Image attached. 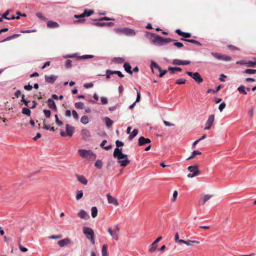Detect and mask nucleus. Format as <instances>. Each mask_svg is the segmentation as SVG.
Here are the masks:
<instances>
[{"mask_svg":"<svg viewBox=\"0 0 256 256\" xmlns=\"http://www.w3.org/2000/svg\"><path fill=\"white\" fill-rule=\"evenodd\" d=\"M153 39L152 42L158 45H163L164 44L175 41L174 40L171 39L170 38H164L162 36H160L157 34H152Z\"/></svg>","mask_w":256,"mask_h":256,"instance_id":"1","label":"nucleus"},{"mask_svg":"<svg viewBox=\"0 0 256 256\" xmlns=\"http://www.w3.org/2000/svg\"><path fill=\"white\" fill-rule=\"evenodd\" d=\"M150 68L154 74L160 78H162L167 72L166 70H162L159 65H150Z\"/></svg>","mask_w":256,"mask_h":256,"instance_id":"2","label":"nucleus"},{"mask_svg":"<svg viewBox=\"0 0 256 256\" xmlns=\"http://www.w3.org/2000/svg\"><path fill=\"white\" fill-rule=\"evenodd\" d=\"M83 232L86 234V238L90 240L92 244H94V230L90 228L84 227L83 228Z\"/></svg>","mask_w":256,"mask_h":256,"instance_id":"3","label":"nucleus"},{"mask_svg":"<svg viewBox=\"0 0 256 256\" xmlns=\"http://www.w3.org/2000/svg\"><path fill=\"white\" fill-rule=\"evenodd\" d=\"M186 73L188 76L192 78L198 84H200L204 81L203 78H202L200 74L198 72H191L187 71Z\"/></svg>","mask_w":256,"mask_h":256,"instance_id":"4","label":"nucleus"},{"mask_svg":"<svg viewBox=\"0 0 256 256\" xmlns=\"http://www.w3.org/2000/svg\"><path fill=\"white\" fill-rule=\"evenodd\" d=\"M198 165H195V166H190L188 167V170L191 172H192V174H188V177L190 178H192L196 176H198L200 174V171L198 169Z\"/></svg>","mask_w":256,"mask_h":256,"instance_id":"5","label":"nucleus"},{"mask_svg":"<svg viewBox=\"0 0 256 256\" xmlns=\"http://www.w3.org/2000/svg\"><path fill=\"white\" fill-rule=\"evenodd\" d=\"M114 30L117 33H122L128 36H134L136 34L134 30L128 28H116Z\"/></svg>","mask_w":256,"mask_h":256,"instance_id":"6","label":"nucleus"},{"mask_svg":"<svg viewBox=\"0 0 256 256\" xmlns=\"http://www.w3.org/2000/svg\"><path fill=\"white\" fill-rule=\"evenodd\" d=\"M113 156L114 158H116L118 160L126 158L128 155L124 154L122 152V148H116L114 152Z\"/></svg>","mask_w":256,"mask_h":256,"instance_id":"7","label":"nucleus"},{"mask_svg":"<svg viewBox=\"0 0 256 256\" xmlns=\"http://www.w3.org/2000/svg\"><path fill=\"white\" fill-rule=\"evenodd\" d=\"M108 232L110 234V236L116 240H118V234L120 232V228L118 225L115 226L114 229L112 230L111 228H109L108 230Z\"/></svg>","mask_w":256,"mask_h":256,"instance_id":"8","label":"nucleus"},{"mask_svg":"<svg viewBox=\"0 0 256 256\" xmlns=\"http://www.w3.org/2000/svg\"><path fill=\"white\" fill-rule=\"evenodd\" d=\"M78 153L80 156L84 158H90L92 157H96V155L90 150H79Z\"/></svg>","mask_w":256,"mask_h":256,"instance_id":"9","label":"nucleus"},{"mask_svg":"<svg viewBox=\"0 0 256 256\" xmlns=\"http://www.w3.org/2000/svg\"><path fill=\"white\" fill-rule=\"evenodd\" d=\"M214 117L215 116L214 114H211L208 116L205 124V127L204 128L205 130H209L211 128L212 126L214 125Z\"/></svg>","mask_w":256,"mask_h":256,"instance_id":"10","label":"nucleus"},{"mask_svg":"<svg viewBox=\"0 0 256 256\" xmlns=\"http://www.w3.org/2000/svg\"><path fill=\"white\" fill-rule=\"evenodd\" d=\"M212 54L214 56V58L218 60L226 61H228L231 60V58L230 56L224 54H221L216 52H212Z\"/></svg>","mask_w":256,"mask_h":256,"instance_id":"11","label":"nucleus"},{"mask_svg":"<svg viewBox=\"0 0 256 256\" xmlns=\"http://www.w3.org/2000/svg\"><path fill=\"white\" fill-rule=\"evenodd\" d=\"M81 134L84 140H89L91 137L90 132L87 129H82L81 130Z\"/></svg>","mask_w":256,"mask_h":256,"instance_id":"12","label":"nucleus"},{"mask_svg":"<svg viewBox=\"0 0 256 256\" xmlns=\"http://www.w3.org/2000/svg\"><path fill=\"white\" fill-rule=\"evenodd\" d=\"M108 201L109 204H114L115 206L119 205V203L116 198L112 197L110 194H106Z\"/></svg>","mask_w":256,"mask_h":256,"instance_id":"13","label":"nucleus"},{"mask_svg":"<svg viewBox=\"0 0 256 256\" xmlns=\"http://www.w3.org/2000/svg\"><path fill=\"white\" fill-rule=\"evenodd\" d=\"M74 130L75 128L74 126H72L69 124H66V130L68 136H72L74 132Z\"/></svg>","mask_w":256,"mask_h":256,"instance_id":"14","label":"nucleus"},{"mask_svg":"<svg viewBox=\"0 0 256 256\" xmlns=\"http://www.w3.org/2000/svg\"><path fill=\"white\" fill-rule=\"evenodd\" d=\"M71 243V240L68 238H65L63 240L58 241V246L62 248L66 245H68Z\"/></svg>","mask_w":256,"mask_h":256,"instance_id":"15","label":"nucleus"},{"mask_svg":"<svg viewBox=\"0 0 256 256\" xmlns=\"http://www.w3.org/2000/svg\"><path fill=\"white\" fill-rule=\"evenodd\" d=\"M94 13V12L91 10H85L84 12L80 15H74V17L76 18H83L85 16H89Z\"/></svg>","mask_w":256,"mask_h":256,"instance_id":"16","label":"nucleus"},{"mask_svg":"<svg viewBox=\"0 0 256 256\" xmlns=\"http://www.w3.org/2000/svg\"><path fill=\"white\" fill-rule=\"evenodd\" d=\"M151 142L150 139L148 138H145L144 136H140L138 138V145L140 146L145 145L147 144H149Z\"/></svg>","mask_w":256,"mask_h":256,"instance_id":"17","label":"nucleus"},{"mask_svg":"<svg viewBox=\"0 0 256 256\" xmlns=\"http://www.w3.org/2000/svg\"><path fill=\"white\" fill-rule=\"evenodd\" d=\"M47 103L50 108L53 110H54L55 111L57 110L56 106L53 100L49 98L47 101Z\"/></svg>","mask_w":256,"mask_h":256,"instance_id":"18","label":"nucleus"},{"mask_svg":"<svg viewBox=\"0 0 256 256\" xmlns=\"http://www.w3.org/2000/svg\"><path fill=\"white\" fill-rule=\"evenodd\" d=\"M57 78V76L51 75V76H45L46 81L49 83H54Z\"/></svg>","mask_w":256,"mask_h":256,"instance_id":"19","label":"nucleus"},{"mask_svg":"<svg viewBox=\"0 0 256 256\" xmlns=\"http://www.w3.org/2000/svg\"><path fill=\"white\" fill-rule=\"evenodd\" d=\"M78 180L83 184L86 185L88 184L87 179L82 175H76Z\"/></svg>","mask_w":256,"mask_h":256,"instance_id":"20","label":"nucleus"},{"mask_svg":"<svg viewBox=\"0 0 256 256\" xmlns=\"http://www.w3.org/2000/svg\"><path fill=\"white\" fill-rule=\"evenodd\" d=\"M78 216L82 218V219H88L90 218L88 214L84 210H81L80 212L78 213Z\"/></svg>","mask_w":256,"mask_h":256,"instance_id":"21","label":"nucleus"},{"mask_svg":"<svg viewBox=\"0 0 256 256\" xmlns=\"http://www.w3.org/2000/svg\"><path fill=\"white\" fill-rule=\"evenodd\" d=\"M47 26L49 28H58L59 27V24L56 22L50 20L47 23Z\"/></svg>","mask_w":256,"mask_h":256,"instance_id":"22","label":"nucleus"},{"mask_svg":"<svg viewBox=\"0 0 256 256\" xmlns=\"http://www.w3.org/2000/svg\"><path fill=\"white\" fill-rule=\"evenodd\" d=\"M178 242L180 243V244H186L188 246H191V244H190V242H192V243L196 244H200V242L197 241V240H188V241H186V240H180L178 241Z\"/></svg>","mask_w":256,"mask_h":256,"instance_id":"23","label":"nucleus"},{"mask_svg":"<svg viewBox=\"0 0 256 256\" xmlns=\"http://www.w3.org/2000/svg\"><path fill=\"white\" fill-rule=\"evenodd\" d=\"M118 162L120 164L121 166L125 167L130 164V160L126 158L124 160H119Z\"/></svg>","mask_w":256,"mask_h":256,"instance_id":"24","label":"nucleus"},{"mask_svg":"<svg viewBox=\"0 0 256 256\" xmlns=\"http://www.w3.org/2000/svg\"><path fill=\"white\" fill-rule=\"evenodd\" d=\"M112 62L118 64H129L128 62H126L122 58H115L112 60Z\"/></svg>","mask_w":256,"mask_h":256,"instance_id":"25","label":"nucleus"},{"mask_svg":"<svg viewBox=\"0 0 256 256\" xmlns=\"http://www.w3.org/2000/svg\"><path fill=\"white\" fill-rule=\"evenodd\" d=\"M191 62L190 60H174L172 64H190Z\"/></svg>","mask_w":256,"mask_h":256,"instance_id":"26","label":"nucleus"},{"mask_svg":"<svg viewBox=\"0 0 256 256\" xmlns=\"http://www.w3.org/2000/svg\"><path fill=\"white\" fill-rule=\"evenodd\" d=\"M158 247V244L155 242H153L150 246L148 251L150 252H154L156 251Z\"/></svg>","mask_w":256,"mask_h":256,"instance_id":"27","label":"nucleus"},{"mask_svg":"<svg viewBox=\"0 0 256 256\" xmlns=\"http://www.w3.org/2000/svg\"><path fill=\"white\" fill-rule=\"evenodd\" d=\"M254 61H248L246 62L244 60L238 61L236 62V64H256V58H254Z\"/></svg>","mask_w":256,"mask_h":256,"instance_id":"28","label":"nucleus"},{"mask_svg":"<svg viewBox=\"0 0 256 256\" xmlns=\"http://www.w3.org/2000/svg\"><path fill=\"white\" fill-rule=\"evenodd\" d=\"M104 121L105 122L106 126L108 128L111 127V126L113 124V121L108 117L104 118Z\"/></svg>","mask_w":256,"mask_h":256,"instance_id":"29","label":"nucleus"},{"mask_svg":"<svg viewBox=\"0 0 256 256\" xmlns=\"http://www.w3.org/2000/svg\"><path fill=\"white\" fill-rule=\"evenodd\" d=\"M238 90L240 94L246 95L247 92L245 90V86L244 85H241L238 88Z\"/></svg>","mask_w":256,"mask_h":256,"instance_id":"30","label":"nucleus"},{"mask_svg":"<svg viewBox=\"0 0 256 256\" xmlns=\"http://www.w3.org/2000/svg\"><path fill=\"white\" fill-rule=\"evenodd\" d=\"M202 154V152L198 150H194L192 152V155L187 158V160H190L192 158H193L196 156V155H200Z\"/></svg>","mask_w":256,"mask_h":256,"instance_id":"31","label":"nucleus"},{"mask_svg":"<svg viewBox=\"0 0 256 256\" xmlns=\"http://www.w3.org/2000/svg\"><path fill=\"white\" fill-rule=\"evenodd\" d=\"M102 256H108V246L104 244L102 248Z\"/></svg>","mask_w":256,"mask_h":256,"instance_id":"32","label":"nucleus"},{"mask_svg":"<svg viewBox=\"0 0 256 256\" xmlns=\"http://www.w3.org/2000/svg\"><path fill=\"white\" fill-rule=\"evenodd\" d=\"M107 142L106 140H104L102 143L100 144V146L101 147L103 148L106 150H109L112 148V146L111 145L104 146V144Z\"/></svg>","mask_w":256,"mask_h":256,"instance_id":"33","label":"nucleus"},{"mask_svg":"<svg viewBox=\"0 0 256 256\" xmlns=\"http://www.w3.org/2000/svg\"><path fill=\"white\" fill-rule=\"evenodd\" d=\"M91 212H92V216L93 218H96L98 214V209H97L96 207V206L92 207V209H91Z\"/></svg>","mask_w":256,"mask_h":256,"instance_id":"34","label":"nucleus"},{"mask_svg":"<svg viewBox=\"0 0 256 256\" xmlns=\"http://www.w3.org/2000/svg\"><path fill=\"white\" fill-rule=\"evenodd\" d=\"M80 122L84 124H87L89 122L88 116H82L80 119Z\"/></svg>","mask_w":256,"mask_h":256,"instance_id":"35","label":"nucleus"},{"mask_svg":"<svg viewBox=\"0 0 256 256\" xmlns=\"http://www.w3.org/2000/svg\"><path fill=\"white\" fill-rule=\"evenodd\" d=\"M138 134V130L137 129H134L133 131L132 132V133L130 136H128V138L130 140H132V138H134Z\"/></svg>","mask_w":256,"mask_h":256,"instance_id":"36","label":"nucleus"},{"mask_svg":"<svg viewBox=\"0 0 256 256\" xmlns=\"http://www.w3.org/2000/svg\"><path fill=\"white\" fill-rule=\"evenodd\" d=\"M118 70H106V78H110V76L113 74H117Z\"/></svg>","mask_w":256,"mask_h":256,"instance_id":"37","label":"nucleus"},{"mask_svg":"<svg viewBox=\"0 0 256 256\" xmlns=\"http://www.w3.org/2000/svg\"><path fill=\"white\" fill-rule=\"evenodd\" d=\"M22 113L27 116H30L31 112L30 110L27 108H24L22 110Z\"/></svg>","mask_w":256,"mask_h":256,"instance_id":"38","label":"nucleus"},{"mask_svg":"<svg viewBox=\"0 0 256 256\" xmlns=\"http://www.w3.org/2000/svg\"><path fill=\"white\" fill-rule=\"evenodd\" d=\"M74 105L76 108L83 109L84 107V104L82 102H76Z\"/></svg>","mask_w":256,"mask_h":256,"instance_id":"39","label":"nucleus"},{"mask_svg":"<svg viewBox=\"0 0 256 256\" xmlns=\"http://www.w3.org/2000/svg\"><path fill=\"white\" fill-rule=\"evenodd\" d=\"M124 68L126 72H128L130 74H132V71L131 70L132 68L130 66V65H124Z\"/></svg>","mask_w":256,"mask_h":256,"instance_id":"40","label":"nucleus"},{"mask_svg":"<svg viewBox=\"0 0 256 256\" xmlns=\"http://www.w3.org/2000/svg\"><path fill=\"white\" fill-rule=\"evenodd\" d=\"M244 72L248 74H256V70L246 69Z\"/></svg>","mask_w":256,"mask_h":256,"instance_id":"41","label":"nucleus"},{"mask_svg":"<svg viewBox=\"0 0 256 256\" xmlns=\"http://www.w3.org/2000/svg\"><path fill=\"white\" fill-rule=\"evenodd\" d=\"M82 196H83V192H82V190H78L76 192V200H79L82 197Z\"/></svg>","mask_w":256,"mask_h":256,"instance_id":"42","label":"nucleus"},{"mask_svg":"<svg viewBox=\"0 0 256 256\" xmlns=\"http://www.w3.org/2000/svg\"><path fill=\"white\" fill-rule=\"evenodd\" d=\"M213 195L210 194H206L202 196V199L204 202H206L208 200L211 198H212Z\"/></svg>","mask_w":256,"mask_h":256,"instance_id":"43","label":"nucleus"},{"mask_svg":"<svg viewBox=\"0 0 256 256\" xmlns=\"http://www.w3.org/2000/svg\"><path fill=\"white\" fill-rule=\"evenodd\" d=\"M181 40L187 41V42H191V43L195 44L198 45H200V42H198V41L194 40H184V38H181Z\"/></svg>","mask_w":256,"mask_h":256,"instance_id":"44","label":"nucleus"},{"mask_svg":"<svg viewBox=\"0 0 256 256\" xmlns=\"http://www.w3.org/2000/svg\"><path fill=\"white\" fill-rule=\"evenodd\" d=\"M44 116L46 118H50L51 112L50 110H44Z\"/></svg>","mask_w":256,"mask_h":256,"instance_id":"45","label":"nucleus"},{"mask_svg":"<svg viewBox=\"0 0 256 256\" xmlns=\"http://www.w3.org/2000/svg\"><path fill=\"white\" fill-rule=\"evenodd\" d=\"M94 166L98 168H101L102 167V162L100 160H98L95 162Z\"/></svg>","mask_w":256,"mask_h":256,"instance_id":"46","label":"nucleus"},{"mask_svg":"<svg viewBox=\"0 0 256 256\" xmlns=\"http://www.w3.org/2000/svg\"><path fill=\"white\" fill-rule=\"evenodd\" d=\"M10 12V10H8L3 14H2V18H5L6 20H10V18L7 17V16L9 14Z\"/></svg>","mask_w":256,"mask_h":256,"instance_id":"47","label":"nucleus"},{"mask_svg":"<svg viewBox=\"0 0 256 256\" xmlns=\"http://www.w3.org/2000/svg\"><path fill=\"white\" fill-rule=\"evenodd\" d=\"M55 118H56V124L58 125V126H62L63 125V122L60 120L58 118V116L57 114H56L55 115Z\"/></svg>","mask_w":256,"mask_h":256,"instance_id":"48","label":"nucleus"},{"mask_svg":"<svg viewBox=\"0 0 256 256\" xmlns=\"http://www.w3.org/2000/svg\"><path fill=\"white\" fill-rule=\"evenodd\" d=\"M186 80L182 78H180L178 80L176 83L178 84H184L186 83Z\"/></svg>","mask_w":256,"mask_h":256,"instance_id":"49","label":"nucleus"},{"mask_svg":"<svg viewBox=\"0 0 256 256\" xmlns=\"http://www.w3.org/2000/svg\"><path fill=\"white\" fill-rule=\"evenodd\" d=\"M18 248H19L20 250L22 252H26L28 250L26 248L22 246L21 245V244L20 243V241L19 242V243H18Z\"/></svg>","mask_w":256,"mask_h":256,"instance_id":"50","label":"nucleus"},{"mask_svg":"<svg viewBox=\"0 0 256 256\" xmlns=\"http://www.w3.org/2000/svg\"><path fill=\"white\" fill-rule=\"evenodd\" d=\"M175 42L174 44V45L178 48H180L183 46V44L180 42H176V40H174Z\"/></svg>","mask_w":256,"mask_h":256,"instance_id":"51","label":"nucleus"},{"mask_svg":"<svg viewBox=\"0 0 256 256\" xmlns=\"http://www.w3.org/2000/svg\"><path fill=\"white\" fill-rule=\"evenodd\" d=\"M116 144L117 146V148H119V147H120V146H124V142L119 140H116Z\"/></svg>","mask_w":256,"mask_h":256,"instance_id":"52","label":"nucleus"},{"mask_svg":"<svg viewBox=\"0 0 256 256\" xmlns=\"http://www.w3.org/2000/svg\"><path fill=\"white\" fill-rule=\"evenodd\" d=\"M43 123H44L43 128L45 130H49V129H50V126L47 124V123L46 122V121L45 120H44Z\"/></svg>","mask_w":256,"mask_h":256,"instance_id":"53","label":"nucleus"},{"mask_svg":"<svg viewBox=\"0 0 256 256\" xmlns=\"http://www.w3.org/2000/svg\"><path fill=\"white\" fill-rule=\"evenodd\" d=\"M226 104L224 102L221 103L218 107V109L220 112H222V110L225 108L226 107Z\"/></svg>","mask_w":256,"mask_h":256,"instance_id":"54","label":"nucleus"},{"mask_svg":"<svg viewBox=\"0 0 256 256\" xmlns=\"http://www.w3.org/2000/svg\"><path fill=\"white\" fill-rule=\"evenodd\" d=\"M168 70H177V72H181L182 70V68L178 67H168Z\"/></svg>","mask_w":256,"mask_h":256,"instance_id":"55","label":"nucleus"},{"mask_svg":"<svg viewBox=\"0 0 256 256\" xmlns=\"http://www.w3.org/2000/svg\"><path fill=\"white\" fill-rule=\"evenodd\" d=\"M72 116H73L74 118L76 120H78V115L77 112L75 110H73L72 111Z\"/></svg>","mask_w":256,"mask_h":256,"instance_id":"56","label":"nucleus"},{"mask_svg":"<svg viewBox=\"0 0 256 256\" xmlns=\"http://www.w3.org/2000/svg\"><path fill=\"white\" fill-rule=\"evenodd\" d=\"M94 84L92 82L86 83L84 84V86L87 88H92Z\"/></svg>","mask_w":256,"mask_h":256,"instance_id":"57","label":"nucleus"},{"mask_svg":"<svg viewBox=\"0 0 256 256\" xmlns=\"http://www.w3.org/2000/svg\"><path fill=\"white\" fill-rule=\"evenodd\" d=\"M94 57V56L92 55H84L80 57V58L82 59H86V58H92Z\"/></svg>","mask_w":256,"mask_h":256,"instance_id":"58","label":"nucleus"},{"mask_svg":"<svg viewBox=\"0 0 256 256\" xmlns=\"http://www.w3.org/2000/svg\"><path fill=\"white\" fill-rule=\"evenodd\" d=\"M100 100L102 104H106L108 103V99L105 97H102Z\"/></svg>","mask_w":256,"mask_h":256,"instance_id":"59","label":"nucleus"},{"mask_svg":"<svg viewBox=\"0 0 256 256\" xmlns=\"http://www.w3.org/2000/svg\"><path fill=\"white\" fill-rule=\"evenodd\" d=\"M36 16L37 17H38V18H40V19H42V20H45L46 19V18L44 17L42 14V13H40V12H38L36 14Z\"/></svg>","mask_w":256,"mask_h":256,"instance_id":"60","label":"nucleus"},{"mask_svg":"<svg viewBox=\"0 0 256 256\" xmlns=\"http://www.w3.org/2000/svg\"><path fill=\"white\" fill-rule=\"evenodd\" d=\"M24 88L25 90H30L32 88V85H30V84L26 85L24 86Z\"/></svg>","mask_w":256,"mask_h":256,"instance_id":"61","label":"nucleus"},{"mask_svg":"<svg viewBox=\"0 0 256 256\" xmlns=\"http://www.w3.org/2000/svg\"><path fill=\"white\" fill-rule=\"evenodd\" d=\"M62 238V236L61 235H58V236H50L49 238L50 239H59L60 238Z\"/></svg>","mask_w":256,"mask_h":256,"instance_id":"62","label":"nucleus"},{"mask_svg":"<svg viewBox=\"0 0 256 256\" xmlns=\"http://www.w3.org/2000/svg\"><path fill=\"white\" fill-rule=\"evenodd\" d=\"M254 107L251 108L248 110V114L250 117H252L254 115Z\"/></svg>","mask_w":256,"mask_h":256,"instance_id":"63","label":"nucleus"},{"mask_svg":"<svg viewBox=\"0 0 256 256\" xmlns=\"http://www.w3.org/2000/svg\"><path fill=\"white\" fill-rule=\"evenodd\" d=\"M107 24V22H96L95 25L96 26H106Z\"/></svg>","mask_w":256,"mask_h":256,"instance_id":"64","label":"nucleus"}]
</instances>
